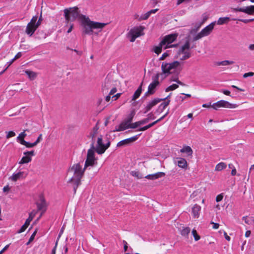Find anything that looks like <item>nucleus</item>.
Here are the masks:
<instances>
[{
    "label": "nucleus",
    "mask_w": 254,
    "mask_h": 254,
    "mask_svg": "<svg viewBox=\"0 0 254 254\" xmlns=\"http://www.w3.org/2000/svg\"><path fill=\"white\" fill-rule=\"evenodd\" d=\"M219 91L220 92L223 93L224 94H225L226 95L232 97L233 98H236V97L235 96L231 95L230 91L227 89H221L219 90Z\"/></svg>",
    "instance_id": "49530a36"
},
{
    "label": "nucleus",
    "mask_w": 254,
    "mask_h": 254,
    "mask_svg": "<svg viewBox=\"0 0 254 254\" xmlns=\"http://www.w3.org/2000/svg\"><path fill=\"white\" fill-rule=\"evenodd\" d=\"M36 205L37 206V210L36 211H41V212H43V211L46 209V211L47 210V204H43L38 202H36L35 203Z\"/></svg>",
    "instance_id": "473e14b6"
},
{
    "label": "nucleus",
    "mask_w": 254,
    "mask_h": 254,
    "mask_svg": "<svg viewBox=\"0 0 254 254\" xmlns=\"http://www.w3.org/2000/svg\"><path fill=\"white\" fill-rule=\"evenodd\" d=\"M181 70V69H179V71L174 70V71H173L172 73L175 74V76H173L171 77V78H170V81L176 82L177 83V84L178 85L179 84L182 86H185L186 84L182 82V81H181L180 80H179V79L178 75L180 74Z\"/></svg>",
    "instance_id": "a211bd4d"
},
{
    "label": "nucleus",
    "mask_w": 254,
    "mask_h": 254,
    "mask_svg": "<svg viewBox=\"0 0 254 254\" xmlns=\"http://www.w3.org/2000/svg\"><path fill=\"white\" fill-rule=\"evenodd\" d=\"M21 144L25 146L26 147L28 148H31L37 145L35 142L31 143L30 142L26 141L25 140H22Z\"/></svg>",
    "instance_id": "f704fd0d"
},
{
    "label": "nucleus",
    "mask_w": 254,
    "mask_h": 254,
    "mask_svg": "<svg viewBox=\"0 0 254 254\" xmlns=\"http://www.w3.org/2000/svg\"><path fill=\"white\" fill-rule=\"evenodd\" d=\"M201 210V207L197 204L194 205L192 207L191 212L193 218H198L199 216V212Z\"/></svg>",
    "instance_id": "5701e85b"
},
{
    "label": "nucleus",
    "mask_w": 254,
    "mask_h": 254,
    "mask_svg": "<svg viewBox=\"0 0 254 254\" xmlns=\"http://www.w3.org/2000/svg\"><path fill=\"white\" fill-rule=\"evenodd\" d=\"M143 84V81H142L140 84L139 86L137 88V89L135 91L133 95L132 96L131 100L135 101L137 99H138L140 96L142 92V86Z\"/></svg>",
    "instance_id": "aec40b11"
},
{
    "label": "nucleus",
    "mask_w": 254,
    "mask_h": 254,
    "mask_svg": "<svg viewBox=\"0 0 254 254\" xmlns=\"http://www.w3.org/2000/svg\"><path fill=\"white\" fill-rule=\"evenodd\" d=\"M191 0H177V5H179L183 3H188L191 1Z\"/></svg>",
    "instance_id": "680f3d73"
},
{
    "label": "nucleus",
    "mask_w": 254,
    "mask_h": 254,
    "mask_svg": "<svg viewBox=\"0 0 254 254\" xmlns=\"http://www.w3.org/2000/svg\"><path fill=\"white\" fill-rule=\"evenodd\" d=\"M25 73L31 80H34L37 77L36 73L33 71L26 70H25Z\"/></svg>",
    "instance_id": "cd10ccee"
},
{
    "label": "nucleus",
    "mask_w": 254,
    "mask_h": 254,
    "mask_svg": "<svg viewBox=\"0 0 254 254\" xmlns=\"http://www.w3.org/2000/svg\"><path fill=\"white\" fill-rule=\"evenodd\" d=\"M38 19V16L37 15H35L32 17L30 21L28 23L30 24L34 25L35 24Z\"/></svg>",
    "instance_id": "13d9d810"
},
{
    "label": "nucleus",
    "mask_w": 254,
    "mask_h": 254,
    "mask_svg": "<svg viewBox=\"0 0 254 254\" xmlns=\"http://www.w3.org/2000/svg\"><path fill=\"white\" fill-rule=\"evenodd\" d=\"M15 135V133L13 131H9L6 134V138H9Z\"/></svg>",
    "instance_id": "052dcab7"
},
{
    "label": "nucleus",
    "mask_w": 254,
    "mask_h": 254,
    "mask_svg": "<svg viewBox=\"0 0 254 254\" xmlns=\"http://www.w3.org/2000/svg\"><path fill=\"white\" fill-rule=\"evenodd\" d=\"M147 118H148L149 120H154L156 118L155 116L154 115V114L152 113V112L149 113L147 115Z\"/></svg>",
    "instance_id": "774afa93"
},
{
    "label": "nucleus",
    "mask_w": 254,
    "mask_h": 254,
    "mask_svg": "<svg viewBox=\"0 0 254 254\" xmlns=\"http://www.w3.org/2000/svg\"><path fill=\"white\" fill-rule=\"evenodd\" d=\"M191 233L195 241H197L200 239V236L197 234V232L195 229H193L191 231Z\"/></svg>",
    "instance_id": "c03bdc74"
},
{
    "label": "nucleus",
    "mask_w": 254,
    "mask_h": 254,
    "mask_svg": "<svg viewBox=\"0 0 254 254\" xmlns=\"http://www.w3.org/2000/svg\"><path fill=\"white\" fill-rule=\"evenodd\" d=\"M38 230V228H36L33 233H32V234L31 235L28 241L26 243V245L27 246L29 245L34 240L35 235L37 233Z\"/></svg>",
    "instance_id": "a19ab883"
},
{
    "label": "nucleus",
    "mask_w": 254,
    "mask_h": 254,
    "mask_svg": "<svg viewBox=\"0 0 254 254\" xmlns=\"http://www.w3.org/2000/svg\"><path fill=\"white\" fill-rule=\"evenodd\" d=\"M128 125H129V128H132V129L137 128L141 125L140 121L136 122L133 123H132V122H131V123H130V124H128Z\"/></svg>",
    "instance_id": "ea45409f"
},
{
    "label": "nucleus",
    "mask_w": 254,
    "mask_h": 254,
    "mask_svg": "<svg viewBox=\"0 0 254 254\" xmlns=\"http://www.w3.org/2000/svg\"><path fill=\"white\" fill-rule=\"evenodd\" d=\"M128 128H129L128 124L127 123L126 121H124L120 124L118 130H121V131H124Z\"/></svg>",
    "instance_id": "72a5a7b5"
},
{
    "label": "nucleus",
    "mask_w": 254,
    "mask_h": 254,
    "mask_svg": "<svg viewBox=\"0 0 254 254\" xmlns=\"http://www.w3.org/2000/svg\"><path fill=\"white\" fill-rule=\"evenodd\" d=\"M165 108L164 107H163V106L161 104H160L158 106V108L156 110L155 113L159 114L161 113L165 110Z\"/></svg>",
    "instance_id": "4d7b16f0"
},
{
    "label": "nucleus",
    "mask_w": 254,
    "mask_h": 254,
    "mask_svg": "<svg viewBox=\"0 0 254 254\" xmlns=\"http://www.w3.org/2000/svg\"><path fill=\"white\" fill-rule=\"evenodd\" d=\"M254 75V72H247V73H245L243 74V77L245 78H246L248 77H252V76H253Z\"/></svg>",
    "instance_id": "0e129e2a"
},
{
    "label": "nucleus",
    "mask_w": 254,
    "mask_h": 254,
    "mask_svg": "<svg viewBox=\"0 0 254 254\" xmlns=\"http://www.w3.org/2000/svg\"><path fill=\"white\" fill-rule=\"evenodd\" d=\"M234 62L233 61H230L228 60H225L222 62H220L218 63V65H227L232 64Z\"/></svg>",
    "instance_id": "de8ad7c7"
},
{
    "label": "nucleus",
    "mask_w": 254,
    "mask_h": 254,
    "mask_svg": "<svg viewBox=\"0 0 254 254\" xmlns=\"http://www.w3.org/2000/svg\"><path fill=\"white\" fill-rule=\"evenodd\" d=\"M201 25V23H198L196 24L195 27L190 30V33L191 34H194V33H195L200 28Z\"/></svg>",
    "instance_id": "a18cd8bd"
},
{
    "label": "nucleus",
    "mask_w": 254,
    "mask_h": 254,
    "mask_svg": "<svg viewBox=\"0 0 254 254\" xmlns=\"http://www.w3.org/2000/svg\"><path fill=\"white\" fill-rule=\"evenodd\" d=\"M144 29L145 27L143 26H136L131 29L127 34V37L129 38V41L133 42L137 37L144 35L143 30Z\"/></svg>",
    "instance_id": "20e7f679"
},
{
    "label": "nucleus",
    "mask_w": 254,
    "mask_h": 254,
    "mask_svg": "<svg viewBox=\"0 0 254 254\" xmlns=\"http://www.w3.org/2000/svg\"><path fill=\"white\" fill-rule=\"evenodd\" d=\"M182 95H185L184 96H177L176 97V100L177 101H180L181 103H182L187 98H190L191 95L190 94H185V93H181Z\"/></svg>",
    "instance_id": "c9c22d12"
},
{
    "label": "nucleus",
    "mask_w": 254,
    "mask_h": 254,
    "mask_svg": "<svg viewBox=\"0 0 254 254\" xmlns=\"http://www.w3.org/2000/svg\"><path fill=\"white\" fill-rule=\"evenodd\" d=\"M181 64L180 62L178 61H175L171 63H167L163 62L161 65L162 73L161 75L162 76L165 74L163 79L166 78V77L172 73L173 72L171 71L172 69H177Z\"/></svg>",
    "instance_id": "7ed1b4c3"
},
{
    "label": "nucleus",
    "mask_w": 254,
    "mask_h": 254,
    "mask_svg": "<svg viewBox=\"0 0 254 254\" xmlns=\"http://www.w3.org/2000/svg\"><path fill=\"white\" fill-rule=\"evenodd\" d=\"M230 20H232V19L229 17H220L216 21V23L218 25H223L225 24H227Z\"/></svg>",
    "instance_id": "bb28decb"
},
{
    "label": "nucleus",
    "mask_w": 254,
    "mask_h": 254,
    "mask_svg": "<svg viewBox=\"0 0 254 254\" xmlns=\"http://www.w3.org/2000/svg\"><path fill=\"white\" fill-rule=\"evenodd\" d=\"M212 108L214 110H217V108L223 107L228 108H235L238 106V105L235 104H232L229 103L228 101L221 100L216 103H214L212 105Z\"/></svg>",
    "instance_id": "423d86ee"
},
{
    "label": "nucleus",
    "mask_w": 254,
    "mask_h": 254,
    "mask_svg": "<svg viewBox=\"0 0 254 254\" xmlns=\"http://www.w3.org/2000/svg\"><path fill=\"white\" fill-rule=\"evenodd\" d=\"M135 115V110L133 109L130 111V113L127 115V118L124 120L128 124H130L132 122L133 119Z\"/></svg>",
    "instance_id": "a878e982"
},
{
    "label": "nucleus",
    "mask_w": 254,
    "mask_h": 254,
    "mask_svg": "<svg viewBox=\"0 0 254 254\" xmlns=\"http://www.w3.org/2000/svg\"><path fill=\"white\" fill-rule=\"evenodd\" d=\"M39 200L40 201H41L40 203H43V204H47V202H46V199L44 196V195L43 194H40L39 195Z\"/></svg>",
    "instance_id": "bf43d9fd"
},
{
    "label": "nucleus",
    "mask_w": 254,
    "mask_h": 254,
    "mask_svg": "<svg viewBox=\"0 0 254 254\" xmlns=\"http://www.w3.org/2000/svg\"><path fill=\"white\" fill-rule=\"evenodd\" d=\"M32 160V158L28 155H25L22 157L21 160L19 162V164L20 165H22L24 164H27L30 162Z\"/></svg>",
    "instance_id": "c85d7f7f"
},
{
    "label": "nucleus",
    "mask_w": 254,
    "mask_h": 254,
    "mask_svg": "<svg viewBox=\"0 0 254 254\" xmlns=\"http://www.w3.org/2000/svg\"><path fill=\"white\" fill-rule=\"evenodd\" d=\"M37 29L38 28L36 27L34 24L32 25L28 23L26 26L25 32L29 37H31Z\"/></svg>",
    "instance_id": "6ab92c4d"
},
{
    "label": "nucleus",
    "mask_w": 254,
    "mask_h": 254,
    "mask_svg": "<svg viewBox=\"0 0 254 254\" xmlns=\"http://www.w3.org/2000/svg\"><path fill=\"white\" fill-rule=\"evenodd\" d=\"M99 129V127L98 126V123L96 124V125L93 128V132L90 133V136L92 138V141L94 140L93 138L95 135L97 133L98 130Z\"/></svg>",
    "instance_id": "4c0bfd02"
},
{
    "label": "nucleus",
    "mask_w": 254,
    "mask_h": 254,
    "mask_svg": "<svg viewBox=\"0 0 254 254\" xmlns=\"http://www.w3.org/2000/svg\"><path fill=\"white\" fill-rule=\"evenodd\" d=\"M69 170L74 171L75 178L82 179L84 175L86 169H82V166L79 163L74 164Z\"/></svg>",
    "instance_id": "0eeeda50"
},
{
    "label": "nucleus",
    "mask_w": 254,
    "mask_h": 254,
    "mask_svg": "<svg viewBox=\"0 0 254 254\" xmlns=\"http://www.w3.org/2000/svg\"><path fill=\"white\" fill-rule=\"evenodd\" d=\"M81 179L76 178L74 179L73 177H72L67 182L68 183L72 184L74 194L76 193L78 187L81 184Z\"/></svg>",
    "instance_id": "ddd939ff"
},
{
    "label": "nucleus",
    "mask_w": 254,
    "mask_h": 254,
    "mask_svg": "<svg viewBox=\"0 0 254 254\" xmlns=\"http://www.w3.org/2000/svg\"><path fill=\"white\" fill-rule=\"evenodd\" d=\"M164 101L165 102L162 103L161 104L163 106V107H164L165 108H166V107L169 105L170 100H166Z\"/></svg>",
    "instance_id": "338daca9"
},
{
    "label": "nucleus",
    "mask_w": 254,
    "mask_h": 254,
    "mask_svg": "<svg viewBox=\"0 0 254 254\" xmlns=\"http://www.w3.org/2000/svg\"><path fill=\"white\" fill-rule=\"evenodd\" d=\"M160 85V83H157L152 82L148 86V89L151 92L152 94H154L157 89V87Z\"/></svg>",
    "instance_id": "b1692460"
},
{
    "label": "nucleus",
    "mask_w": 254,
    "mask_h": 254,
    "mask_svg": "<svg viewBox=\"0 0 254 254\" xmlns=\"http://www.w3.org/2000/svg\"><path fill=\"white\" fill-rule=\"evenodd\" d=\"M179 87V85L177 84H173L165 89V92H169L176 89Z\"/></svg>",
    "instance_id": "79ce46f5"
},
{
    "label": "nucleus",
    "mask_w": 254,
    "mask_h": 254,
    "mask_svg": "<svg viewBox=\"0 0 254 254\" xmlns=\"http://www.w3.org/2000/svg\"><path fill=\"white\" fill-rule=\"evenodd\" d=\"M94 141L90 145V148L88 149L87 154V157L84 164V169H86L88 167H94L97 164V158H95V152L96 151V147L94 146Z\"/></svg>",
    "instance_id": "f03ea898"
},
{
    "label": "nucleus",
    "mask_w": 254,
    "mask_h": 254,
    "mask_svg": "<svg viewBox=\"0 0 254 254\" xmlns=\"http://www.w3.org/2000/svg\"><path fill=\"white\" fill-rule=\"evenodd\" d=\"M47 36H48V34H47L45 30L41 28L38 29L36 33L34 35L35 38L38 39L45 38Z\"/></svg>",
    "instance_id": "412c9836"
},
{
    "label": "nucleus",
    "mask_w": 254,
    "mask_h": 254,
    "mask_svg": "<svg viewBox=\"0 0 254 254\" xmlns=\"http://www.w3.org/2000/svg\"><path fill=\"white\" fill-rule=\"evenodd\" d=\"M178 36L177 33H171L165 36L161 40V44H171L176 40Z\"/></svg>",
    "instance_id": "f8f14e48"
},
{
    "label": "nucleus",
    "mask_w": 254,
    "mask_h": 254,
    "mask_svg": "<svg viewBox=\"0 0 254 254\" xmlns=\"http://www.w3.org/2000/svg\"><path fill=\"white\" fill-rule=\"evenodd\" d=\"M193 47H191L190 40H186L185 43L184 45L182 46L178 50V54L181 55L182 53H185V51H188L191 49H193Z\"/></svg>",
    "instance_id": "2eb2a0df"
},
{
    "label": "nucleus",
    "mask_w": 254,
    "mask_h": 254,
    "mask_svg": "<svg viewBox=\"0 0 254 254\" xmlns=\"http://www.w3.org/2000/svg\"><path fill=\"white\" fill-rule=\"evenodd\" d=\"M26 175L24 172H18L17 173H13L12 175L10 177V179L13 182L17 181L20 178H25Z\"/></svg>",
    "instance_id": "4be33fe9"
},
{
    "label": "nucleus",
    "mask_w": 254,
    "mask_h": 254,
    "mask_svg": "<svg viewBox=\"0 0 254 254\" xmlns=\"http://www.w3.org/2000/svg\"><path fill=\"white\" fill-rule=\"evenodd\" d=\"M175 163L177 164L178 166L182 168L187 169L188 167V163L185 158L181 157L176 158V160L175 161Z\"/></svg>",
    "instance_id": "f3484780"
},
{
    "label": "nucleus",
    "mask_w": 254,
    "mask_h": 254,
    "mask_svg": "<svg viewBox=\"0 0 254 254\" xmlns=\"http://www.w3.org/2000/svg\"><path fill=\"white\" fill-rule=\"evenodd\" d=\"M190 229L189 227H187L185 228H184L181 231V234L184 237H187L189 234H190Z\"/></svg>",
    "instance_id": "58836bf2"
},
{
    "label": "nucleus",
    "mask_w": 254,
    "mask_h": 254,
    "mask_svg": "<svg viewBox=\"0 0 254 254\" xmlns=\"http://www.w3.org/2000/svg\"><path fill=\"white\" fill-rule=\"evenodd\" d=\"M216 23V21H213L201 30L205 36L209 35L211 33Z\"/></svg>",
    "instance_id": "4468645a"
},
{
    "label": "nucleus",
    "mask_w": 254,
    "mask_h": 254,
    "mask_svg": "<svg viewBox=\"0 0 254 254\" xmlns=\"http://www.w3.org/2000/svg\"><path fill=\"white\" fill-rule=\"evenodd\" d=\"M23 154L24 155H28L29 156H30L31 157L32 156L35 155V151L34 150H32L31 151H27L23 153Z\"/></svg>",
    "instance_id": "864d4df0"
},
{
    "label": "nucleus",
    "mask_w": 254,
    "mask_h": 254,
    "mask_svg": "<svg viewBox=\"0 0 254 254\" xmlns=\"http://www.w3.org/2000/svg\"><path fill=\"white\" fill-rule=\"evenodd\" d=\"M110 140H108L106 143H104L103 142V137L102 135L98 137L97 141V146L96 152L98 154H103L105 151L111 145Z\"/></svg>",
    "instance_id": "39448f33"
},
{
    "label": "nucleus",
    "mask_w": 254,
    "mask_h": 254,
    "mask_svg": "<svg viewBox=\"0 0 254 254\" xmlns=\"http://www.w3.org/2000/svg\"><path fill=\"white\" fill-rule=\"evenodd\" d=\"M204 35L203 34L202 31H201L199 33H198L193 38V41H197L201 38L204 37Z\"/></svg>",
    "instance_id": "8fccbe9b"
},
{
    "label": "nucleus",
    "mask_w": 254,
    "mask_h": 254,
    "mask_svg": "<svg viewBox=\"0 0 254 254\" xmlns=\"http://www.w3.org/2000/svg\"><path fill=\"white\" fill-rule=\"evenodd\" d=\"M130 174L133 177H136L138 179H141L144 178L143 175L137 170L131 171Z\"/></svg>",
    "instance_id": "2f4dec72"
},
{
    "label": "nucleus",
    "mask_w": 254,
    "mask_h": 254,
    "mask_svg": "<svg viewBox=\"0 0 254 254\" xmlns=\"http://www.w3.org/2000/svg\"><path fill=\"white\" fill-rule=\"evenodd\" d=\"M37 213V211H35V210H32L29 214L28 218L26 220L24 224L20 227V228L17 231V233L20 234L25 231L26 228L29 225L30 223L33 220L36 214Z\"/></svg>",
    "instance_id": "1a4fd4ad"
},
{
    "label": "nucleus",
    "mask_w": 254,
    "mask_h": 254,
    "mask_svg": "<svg viewBox=\"0 0 254 254\" xmlns=\"http://www.w3.org/2000/svg\"><path fill=\"white\" fill-rule=\"evenodd\" d=\"M165 175L166 174L165 173L159 172L155 174L147 175L144 177V178L151 180H155L159 178L164 177Z\"/></svg>",
    "instance_id": "dca6fc26"
},
{
    "label": "nucleus",
    "mask_w": 254,
    "mask_h": 254,
    "mask_svg": "<svg viewBox=\"0 0 254 254\" xmlns=\"http://www.w3.org/2000/svg\"><path fill=\"white\" fill-rule=\"evenodd\" d=\"M184 55L181 58V61H185L189 59L191 57V54L189 51H185V53H182Z\"/></svg>",
    "instance_id": "37998d69"
},
{
    "label": "nucleus",
    "mask_w": 254,
    "mask_h": 254,
    "mask_svg": "<svg viewBox=\"0 0 254 254\" xmlns=\"http://www.w3.org/2000/svg\"><path fill=\"white\" fill-rule=\"evenodd\" d=\"M165 45H162L161 41L160 42L158 46H155L153 48V51L158 55L160 54L162 50V47L163 46Z\"/></svg>",
    "instance_id": "c756f323"
},
{
    "label": "nucleus",
    "mask_w": 254,
    "mask_h": 254,
    "mask_svg": "<svg viewBox=\"0 0 254 254\" xmlns=\"http://www.w3.org/2000/svg\"><path fill=\"white\" fill-rule=\"evenodd\" d=\"M171 50H168L166 52L164 53L162 56L159 59V61H163L167 57H169L170 56V52H171Z\"/></svg>",
    "instance_id": "09e8293b"
},
{
    "label": "nucleus",
    "mask_w": 254,
    "mask_h": 254,
    "mask_svg": "<svg viewBox=\"0 0 254 254\" xmlns=\"http://www.w3.org/2000/svg\"><path fill=\"white\" fill-rule=\"evenodd\" d=\"M28 131V129H25L23 132H21L19 135L17 137V141L20 144H21V141L23 140H24V137L26 136L27 134L25 133V131Z\"/></svg>",
    "instance_id": "7c9ffc66"
},
{
    "label": "nucleus",
    "mask_w": 254,
    "mask_h": 254,
    "mask_svg": "<svg viewBox=\"0 0 254 254\" xmlns=\"http://www.w3.org/2000/svg\"><path fill=\"white\" fill-rule=\"evenodd\" d=\"M160 75V74L159 73H157L156 74H155L154 75L152 76V82L157 83H160V82L159 81V78Z\"/></svg>",
    "instance_id": "3c124183"
},
{
    "label": "nucleus",
    "mask_w": 254,
    "mask_h": 254,
    "mask_svg": "<svg viewBox=\"0 0 254 254\" xmlns=\"http://www.w3.org/2000/svg\"><path fill=\"white\" fill-rule=\"evenodd\" d=\"M141 134V133H139L138 134H137L136 135H134L133 136H132L131 137L125 139L124 140H122L120 141H119L117 144V147H125L126 146H128L131 144L133 142L136 141L139 136Z\"/></svg>",
    "instance_id": "6e6552de"
},
{
    "label": "nucleus",
    "mask_w": 254,
    "mask_h": 254,
    "mask_svg": "<svg viewBox=\"0 0 254 254\" xmlns=\"http://www.w3.org/2000/svg\"><path fill=\"white\" fill-rule=\"evenodd\" d=\"M232 20H233V21L238 20L239 21H241L245 24H247L250 22L249 19L232 18Z\"/></svg>",
    "instance_id": "e2e57ef3"
},
{
    "label": "nucleus",
    "mask_w": 254,
    "mask_h": 254,
    "mask_svg": "<svg viewBox=\"0 0 254 254\" xmlns=\"http://www.w3.org/2000/svg\"><path fill=\"white\" fill-rule=\"evenodd\" d=\"M226 167L227 165L225 163L220 162L216 166L215 170L217 171H220L226 168Z\"/></svg>",
    "instance_id": "e433bc0d"
},
{
    "label": "nucleus",
    "mask_w": 254,
    "mask_h": 254,
    "mask_svg": "<svg viewBox=\"0 0 254 254\" xmlns=\"http://www.w3.org/2000/svg\"><path fill=\"white\" fill-rule=\"evenodd\" d=\"M43 20V18L42 16V12H41L40 16H39L38 20H37V22L35 25L36 27H37L38 28L39 27V26L41 25L42 21Z\"/></svg>",
    "instance_id": "5fc2aeb1"
},
{
    "label": "nucleus",
    "mask_w": 254,
    "mask_h": 254,
    "mask_svg": "<svg viewBox=\"0 0 254 254\" xmlns=\"http://www.w3.org/2000/svg\"><path fill=\"white\" fill-rule=\"evenodd\" d=\"M64 12V15L67 23L70 21H74L78 18L83 28V33L85 34L91 35L94 33L95 35H97L98 33L94 32L93 29H102L108 24L107 23L91 21L88 16L81 14L77 6L66 8Z\"/></svg>",
    "instance_id": "f257e3e1"
},
{
    "label": "nucleus",
    "mask_w": 254,
    "mask_h": 254,
    "mask_svg": "<svg viewBox=\"0 0 254 254\" xmlns=\"http://www.w3.org/2000/svg\"><path fill=\"white\" fill-rule=\"evenodd\" d=\"M150 16V15L148 11L144 14L141 15L140 17L139 18L138 20L140 21L143 20H146Z\"/></svg>",
    "instance_id": "603ef678"
},
{
    "label": "nucleus",
    "mask_w": 254,
    "mask_h": 254,
    "mask_svg": "<svg viewBox=\"0 0 254 254\" xmlns=\"http://www.w3.org/2000/svg\"><path fill=\"white\" fill-rule=\"evenodd\" d=\"M46 212V209H45L43 212H41L40 216L34 221V222L33 223L32 226L36 224L40 220V219L41 218L42 215L45 213Z\"/></svg>",
    "instance_id": "6e6d98bb"
},
{
    "label": "nucleus",
    "mask_w": 254,
    "mask_h": 254,
    "mask_svg": "<svg viewBox=\"0 0 254 254\" xmlns=\"http://www.w3.org/2000/svg\"><path fill=\"white\" fill-rule=\"evenodd\" d=\"M233 12H243L248 15L254 14V5H250L243 7L232 8Z\"/></svg>",
    "instance_id": "9d476101"
},
{
    "label": "nucleus",
    "mask_w": 254,
    "mask_h": 254,
    "mask_svg": "<svg viewBox=\"0 0 254 254\" xmlns=\"http://www.w3.org/2000/svg\"><path fill=\"white\" fill-rule=\"evenodd\" d=\"M181 153H186L187 156H192L193 150L188 145L184 146L183 148L180 150Z\"/></svg>",
    "instance_id": "393cba45"
},
{
    "label": "nucleus",
    "mask_w": 254,
    "mask_h": 254,
    "mask_svg": "<svg viewBox=\"0 0 254 254\" xmlns=\"http://www.w3.org/2000/svg\"><path fill=\"white\" fill-rule=\"evenodd\" d=\"M223 198V193L219 194L217 195L216 197V201L218 202L221 201Z\"/></svg>",
    "instance_id": "69168bd1"
},
{
    "label": "nucleus",
    "mask_w": 254,
    "mask_h": 254,
    "mask_svg": "<svg viewBox=\"0 0 254 254\" xmlns=\"http://www.w3.org/2000/svg\"><path fill=\"white\" fill-rule=\"evenodd\" d=\"M163 101L162 99H159V98H155L151 101L147 103L146 107L143 110V113L146 114L151 110V109L156 106L157 104Z\"/></svg>",
    "instance_id": "9b49d317"
}]
</instances>
